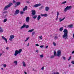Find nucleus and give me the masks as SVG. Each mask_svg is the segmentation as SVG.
<instances>
[{"label": "nucleus", "instance_id": "ea45409f", "mask_svg": "<svg viewBox=\"0 0 74 74\" xmlns=\"http://www.w3.org/2000/svg\"><path fill=\"white\" fill-rule=\"evenodd\" d=\"M34 34H35V32H33L32 33V36H33V35H34Z\"/></svg>", "mask_w": 74, "mask_h": 74}, {"label": "nucleus", "instance_id": "5fc2aeb1", "mask_svg": "<svg viewBox=\"0 0 74 74\" xmlns=\"http://www.w3.org/2000/svg\"><path fill=\"white\" fill-rule=\"evenodd\" d=\"M6 13V12H3V14H4V13Z\"/></svg>", "mask_w": 74, "mask_h": 74}, {"label": "nucleus", "instance_id": "a19ab883", "mask_svg": "<svg viewBox=\"0 0 74 74\" xmlns=\"http://www.w3.org/2000/svg\"><path fill=\"white\" fill-rule=\"evenodd\" d=\"M16 3V1H15L14 0H13V3Z\"/></svg>", "mask_w": 74, "mask_h": 74}, {"label": "nucleus", "instance_id": "680f3d73", "mask_svg": "<svg viewBox=\"0 0 74 74\" xmlns=\"http://www.w3.org/2000/svg\"><path fill=\"white\" fill-rule=\"evenodd\" d=\"M27 3H29V2L27 1Z\"/></svg>", "mask_w": 74, "mask_h": 74}, {"label": "nucleus", "instance_id": "5701e85b", "mask_svg": "<svg viewBox=\"0 0 74 74\" xmlns=\"http://www.w3.org/2000/svg\"><path fill=\"white\" fill-rule=\"evenodd\" d=\"M40 19H41V16H40V15H39L37 17V20L38 21H39Z\"/></svg>", "mask_w": 74, "mask_h": 74}, {"label": "nucleus", "instance_id": "f8f14e48", "mask_svg": "<svg viewBox=\"0 0 74 74\" xmlns=\"http://www.w3.org/2000/svg\"><path fill=\"white\" fill-rule=\"evenodd\" d=\"M40 16H45V17H46V16H47V14H40Z\"/></svg>", "mask_w": 74, "mask_h": 74}, {"label": "nucleus", "instance_id": "603ef678", "mask_svg": "<svg viewBox=\"0 0 74 74\" xmlns=\"http://www.w3.org/2000/svg\"><path fill=\"white\" fill-rule=\"evenodd\" d=\"M72 54H73V53H74V51H72Z\"/></svg>", "mask_w": 74, "mask_h": 74}, {"label": "nucleus", "instance_id": "bb28decb", "mask_svg": "<svg viewBox=\"0 0 74 74\" xmlns=\"http://www.w3.org/2000/svg\"><path fill=\"white\" fill-rule=\"evenodd\" d=\"M29 39V37H28L27 38H26V40H25V42H26V41H27V40H28Z\"/></svg>", "mask_w": 74, "mask_h": 74}, {"label": "nucleus", "instance_id": "c85d7f7f", "mask_svg": "<svg viewBox=\"0 0 74 74\" xmlns=\"http://www.w3.org/2000/svg\"><path fill=\"white\" fill-rule=\"evenodd\" d=\"M40 56L41 58H42L44 57V55L43 54H42L41 55H40Z\"/></svg>", "mask_w": 74, "mask_h": 74}, {"label": "nucleus", "instance_id": "c03bdc74", "mask_svg": "<svg viewBox=\"0 0 74 74\" xmlns=\"http://www.w3.org/2000/svg\"><path fill=\"white\" fill-rule=\"evenodd\" d=\"M41 70H44V66H43V67H42V68H41Z\"/></svg>", "mask_w": 74, "mask_h": 74}, {"label": "nucleus", "instance_id": "6e6552de", "mask_svg": "<svg viewBox=\"0 0 74 74\" xmlns=\"http://www.w3.org/2000/svg\"><path fill=\"white\" fill-rule=\"evenodd\" d=\"M32 12V14L33 15H36V10H32L31 11Z\"/></svg>", "mask_w": 74, "mask_h": 74}, {"label": "nucleus", "instance_id": "37998d69", "mask_svg": "<svg viewBox=\"0 0 74 74\" xmlns=\"http://www.w3.org/2000/svg\"><path fill=\"white\" fill-rule=\"evenodd\" d=\"M53 45H54V46H56V43H55V42H53Z\"/></svg>", "mask_w": 74, "mask_h": 74}, {"label": "nucleus", "instance_id": "0eeeda50", "mask_svg": "<svg viewBox=\"0 0 74 74\" xmlns=\"http://www.w3.org/2000/svg\"><path fill=\"white\" fill-rule=\"evenodd\" d=\"M41 4L40 3L36 4L34 5V7L36 8L38 7H39L41 5Z\"/></svg>", "mask_w": 74, "mask_h": 74}, {"label": "nucleus", "instance_id": "412c9836", "mask_svg": "<svg viewBox=\"0 0 74 74\" xmlns=\"http://www.w3.org/2000/svg\"><path fill=\"white\" fill-rule=\"evenodd\" d=\"M23 65L24 66V67L26 66V64L24 61L23 62Z\"/></svg>", "mask_w": 74, "mask_h": 74}, {"label": "nucleus", "instance_id": "338daca9", "mask_svg": "<svg viewBox=\"0 0 74 74\" xmlns=\"http://www.w3.org/2000/svg\"><path fill=\"white\" fill-rule=\"evenodd\" d=\"M50 36L51 37V36H52V35H50Z\"/></svg>", "mask_w": 74, "mask_h": 74}, {"label": "nucleus", "instance_id": "6e6d98bb", "mask_svg": "<svg viewBox=\"0 0 74 74\" xmlns=\"http://www.w3.org/2000/svg\"><path fill=\"white\" fill-rule=\"evenodd\" d=\"M56 74H59V73L58 72H56Z\"/></svg>", "mask_w": 74, "mask_h": 74}, {"label": "nucleus", "instance_id": "052dcab7", "mask_svg": "<svg viewBox=\"0 0 74 74\" xmlns=\"http://www.w3.org/2000/svg\"><path fill=\"white\" fill-rule=\"evenodd\" d=\"M73 38H74V33L73 35Z\"/></svg>", "mask_w": 74, "mask_h": 74}, {"label": "nucleus", "instance_id": "bf43d9fd", "mask_svg": "<svg viewBox=\"0 0 74 74\" xmlns=\"http://www.w3.org/2000/svg\"><path fill=\"white\" fill-rule=\"evenodd\" d=\"M17 7V5H16L15 6V7Z\"/></svg>", "mask_w": 74, "mask_h": 74}, {"label": "nucleus", "instance_id": "6ab92c4d", "mask_svg": "<svg viewBox=\"0 0 74 74\" xmlns=\"http://www.w3.org/2000/svg\"><path fill=\"white\" fill-rule=\"evenodd\" d=\"M68 27H69V28H72L73 27V25H68Z\"/></svg>", "mask_w": 74, "mask_h": 74}, {"label": "nucleus", "instance_id": "09e8293b", "mask_svg": "<svg viewBox=\"0 0 74 74\" xmlns=\"http://www.w3.org/2000/svg\"><path fill=\"white\" fill-rule=\"evenodd\" d=\"M3 55V53H0V56H1V55Z\"/></svg>", "mask_w": 74, "mask_h": 74}, {"label": "nucleus", "instance_id": "de8ad7c7", "mask_svg": "<svg viewBox=\"0 0 74 74\" xmlns=\"http://www.w3.org/2000/svg\"><path fill=\"white\" fill-rule=\"evenodd\" d=\"M63 59H64V60H66V58H65V57H63Z\"/></svg>", "mask_w": 74, "mask_h": 74}, {"label": "nucleus", "instance_id": "9b49d317", "mask_svg": "<svg viewBox=\"0 0 74 74\" xmlns=\"http://www.w3.org/2000/svg\"><path fill=\"white\" fill-rule=\"evenodd\" d=\"M2 38L3 39V40L5 41L6 43L7 42V40L6 38H5V37H4V36H2Z\"/></svg>", "mask_w": 74, "mask_h": 74}, {"label": "nucleus", "instance_id": "e2e57ef3", "mask_svg": "<svg viewBox=\"0 0 74 74\" xmlns=\"http://www.w3.org/2000/svg\"><path fill=\"white\" fill-rule=\"evenodd\" d=\"M44 7H43V6H42L41 7V8H43Z\"/></svg>", "mask_w": 74, "mask_h": 74}, {"label": "nucleus", "instance_id": "69168bd1", "mask_svg": "<svg viewBox=\"0 0 74 74\" xmlns=\"http://www.w3.org/2000/svg\"><path fill=\"white\" fill-rule=\"evenodd\" d=\"M53 74H56V73L54 72V73H53Z\"/></svg>", "mask_w": 74, "mask_h": 74}, {"label": "nucleus", "instance_id": "cd10ccee", "mask_svg": "<svg viewBox=\"0 0 74 74\" xmlns=\"http://www.w3.org/2000/svg\"><path fill=\"white\" fill-rule=\"evenodd\" d=\"M7 21V18L5 19L4 20L3 22H6Z\"/></svg>", "mask_w": 74, "mask_h": 74}, {"label": "nucleus", "instance_id": "864d4df0", "mask_svg": "<svg viewBox=\"0 0 74 74\" xmlns=\"http://www.w3.org/2000/svg\"><path fill=\"white\" fill-rule=\"evenodd\" d=\"M29 45V43H28L27 45V46L28 47Z\"/></svg>", "mask_w": 74, "mask_h": 74}, {"label": "nucleus", "instance_id": "49530a36", "mask_svg": "<svg viewBox=\"0 0 74 74\" xmlns=\"http://www.w3.org/2000/svg\"><path fill=\"white\" fill-rule=\"evenodd\" d=\"M45 48L47 49L48 48V46H47L45 47Z\"/></svg>", "mask_w": 74, "mask_h": 74}, {"label": "nucleus", "instance_id": "4d7b16f0", "mask_svg": "<svg viewBox=\"0 0 74 74\" xmlns=\"http://www.w3.org/2000/svg\"><path fill=\"white\" fill-rule=\"evenodd\" d=\"M1 69L2 70H4V68H1Z\"/></svg>", "mask_w": 74, "mask_h": 74}, {"label": "nucleus", "instance_id": "0e129e2a", "mask_svg": "<svg viewBox=\"0 0 74 74\" xmlns=\"http://www.w3.org/2000/svg\"><path fill=\"white\" fill-rule=\"evenodd\" d=\"M71 66V65H69V67H70Z\"/></svg>", "mask_w": 74, "mask_h": 74}, {"label": "nucleus", "instance_id": "4c0bfd02", "mask_svg": "<svg viewBox=\"0 0 74 74\" xmlns=\"http://www.w3.org/2000/svg\"><path fill=\"white\" fill-rule=\"evenodd\" d=\"M71 56H70L69 58V59H68V60L69 61V60H70V59H71Z\"/></svg>", "mask_w": 74, "mask_h": 74}, {"label": "nucleus", "instance_id": "2eb2a0df", "mask_svg": "<svg viewBox=\"0 0 74 74\" xmlns=\"http://www.w3.org/2000/svg\"><path fill=\"white\" fill-rule=\"evenodd\" d=\"M26 24H24L22 26H21V29H23V28H25V27Z\"/></svg>", "mask_w": 74, "mask_h": 74}, {"label": "nucleus", "instance_id": "dca6fc26", "mask_svg": "<svg viewBox=\"0 0 74 74\" xmlns=\"http://www.w3.org/2000/svg\"><path fill=\"white\" fill-rule=\"evenodd\" d=\"M59 12H57V18H56V20H58V16H59Z\"/></svg>", "mask_w": 74, "mask_h": 74}, {"label": "nucleus", "instance_id": "c9c22d12", "mask_svg": "<svg viewBox=\"0 0 74 74\" xmlns=\"http://www.w3.org/2000/svg\"><path fill=\"white\" fill-rule=\"evenodd\" d=\"M23 12H23V11H21L20 12V14H23Z\"/></svg>", "mask_w": 74, "mask_h": 74}, {"label": "nucleus", "instance_id": "a211bd4d", "mask_svg": "<svg viewBox=\"0 0 74 74\" xmlns=\"http://www.w3.org/2000/svg\"><path fill=\"white\" fill-rule=\"evenodd\" d=\"M4 31L3 29H2V28L0 27V33H3Z\"/></svg>", "mask_w": 74, "mask_h": 74}, {"label": "nucleus", "instance_id": "473e14b6", "mask_svg": "<svg viewBox=\"0 0 74 74\" xmlns=\"http://www.w3.org/2000/svg\"><path fill=\"white\" fill-rule=\"evenodd\" d=\"M28 27H29V25H25V28H26V29H27L28 28Z\"/></svg>", "mask_w": 74, "mask_h": 74}, {"label": "nucleus", "instance_id": "4468645a", "mask_svg": "<svg viewBox=\"0 0 74 74\" xmlns=\"http://www.w3.org/2000/svg\"><path fill=\"white\" fill-rule=\"evenodd\" d=\"M49 10V8L48 6H47L45 7V10L46 11H48Z\"/></svg>", "mask_w": 74, "mask_h": 74}, {"label": "nucleus", "instance_id": "f03ea898", "mask_svg": "<svg viewBox=\"0 0 74 74\" xmlns=\"http://www.w3.org/2000/svg\"><path fill=\"white\" fill-rule=\"evenodd\" d=\"M22 51V49H20L18 51V50H16L15 51V53H14V55L15 56H17V55L18 54V53H20Z\"/></svg>", "mask_w": 74, "mask_h": 74}, {"label": "nucleus", "instance_id": "7ed1b4c3", "mask_svg": "<svg viewBox=\"0 0 74 74\" xmlns=\"http://www.w3.org/2000/svg\"><path fill=\"white\" fill-rule=\"evenodd\" d=\"M72 8L71 6H67L64 9V12H66L67 10H70L71 8Z\"/></svg>", "mask_w": 74, "mask_h": 74}, {"label": "nucleus", "instance_id": "39448f33", "mask_svg": "<svg viewBox=\"0 0 74 74\" xmlns=\"http://www.w3.org/2000/svg\"><path fill=\"white\" fill-rule=\"evenodd\" d=\"M57 56L58 57H60L62 55V52L60 50L57 51Z\"/></svg>", "mask_w": 74, "mask_h": 74}, {"label": "nucleus", "instance_id": "72a5a7b5", "mask_svg": "<svg viewBox=\"0 0 74 74\" xmlns=\"http://www.w3.org/2000/svg\"><path fill=\"white\" fill-rule=\"evenodd\" d=\"M3 66L5 68L7 67V65L6 64H4L3 65Z\"/></svg>", "mask_w": 74, "mask_h": 74}, {"label": "nucleus", "instance_id": "e433bc0d", "mask_svg": "<svg viewBox=\"0 0 74 74\" xmlns=\"http://www.w3.org/2000/svg\"><path fill=\"white\" fill-rule=\"evenodd\" d=\"M67 2L66 1H64L62 3V4H65V3H66Z\"/></svg>", "mask_w": 74, "mask_h": 74}, {"label": "nucleus", "instance_id": "1a4fd4ad", "mask_svg": "<svg viewBox=\"0 0 74 74\" xmlns=\"http://www.w3.org/2000/svg\"><path fill=\"white\" fill-rule=\"evenodd\" d=\"M14 38V35H11L10 36V38L9 39V40H10V41H12V40Z\"/></svg>", "mask_w": 74, "mask_h": 74}, {"label": "nucleus", "instance_id": "f3484780", "mask_svg": "<svg viewBox=\"0 0 74 74\" xmlns=\"http://www.w3.org/2000/svg\"><path fill=\"white\" fill-rule=\"evenodd\" d=\"M27 6H26L23 9V11H25V10H27Z\"/></svg>", "mask_w": 74, "mask_h": 74}, {"label": "nucleus", "instance_id": "774afa93", "mask_svg": "<svg viewBox=\"0 0 74 74\" xmlns=\"http://www.w3.org/2000/svg\"><path fill=\"white\" fill-rule=\"evenodd\" d=\"M21 23H20V24H21Z\"/></svg>", "mask_w": 74, "mask_h": 74}, {"label": "nucleus", "instance_id": "423d86ee", "mask_svg": "<svg viewBox=\"0 0 74 74\" xmlns=\"http://www.w3.org/2000/svg\"><path fill=\"white\" fill-rule=\"evenodd\" d=\"M19 10H16L15 12V13L14 14V15H16L17 14H19Z\"/></svg>", "mask_w": 74, "mask_h": 74}, {"label": "nucleus", "instance_id": "f704fd0d", "mask_svg": "<svg viewBox=\"0 0 74 74\" xmlns=\"http://www.w3.org/2000/svg\"><path fill=\"white\" fill-rule=\"evenodd\" d=\"M58 37L57 36H56L55 37L54 39H58Z\"/></svg>", "mask_w": 74, "mask_h": 74}, {"label": "nucleus", "instance_id": "393cba45", "mask_svg": "<svg viewBox=\"0 0 74 74\" xmlns=\"http://www.w3.org/2000/svg\"><path fill=\"white\" fill-rule=\"evenodd\" d=\"M54 56H56V51H54Z\"/></svg>", "mask_w": 74, "mask_h": 74}, {"label": "nucleus", "instance_id": "2f4dec72", "mask_svg": "<svg viewBox=\"0 0 74 74\" xmlns=\"http://www.w3.org/2000/svg\"><path fill=\"white\" fill-rule=\"evenodd\" d=\"M37 15H35L34 17H33V18L34 19H36L37 18Z\"/></svg>", "mask_w": 74, "mask_h": 74}, {"label": "nucleus", "instance_id": "aec40b11", "mask_svg": "<svg viewBox=\"0 0 74 74\" xmlns=\"http://www.w3.org/2000/svg\"><path fill=\"white\" fill-rule=\"evenodd\" d=\"M34 31V29H30L28 31L29 33H30L31 32H32Z\"/></svg>", "mask_w": 74, "mask_h": 74}, {"label": "nucleus", "instance_id": "c756f323", "mask_svg": "<svg viewBox=\"0 0 74 74\" xmlns=\"http://www.w3.org/2000/svg\"><path fill=\"white\" fill-rule=\"evenodd\" d=\"M40 39H41V40H42V36H39Z\"/></svg>", "mask_w": 74, "mask_h": 74}, {"label": "nucleus", "instance_id": "58836bf2", "mask_svg": "<svg viewBox=\"0 0 74 74\" xmlns=\"http://www.w3.org/2000/svg\"><path fill=\"white\" fill-rule=\"evenodd\" d=\"M71 63L73 64H74V61H71Z\"/></svg>", "mask_w": 74, "mask_h": 74}, {"label": "nucleus", "instance_id": "a18cd8bd", "mask_svg": "<svg viewBox=\"0 0 74 74\" xmlns=\"http://www.w3.org/2000/svg\"><path fill=\"white\" fill-rule=\"evenodd\" d=\"M36 47H38L39 46V45H38V44H36Z\"/></svg>", "mask_w": 74, "mask_h": 74}, {"label": "nucleus", "instance_id": "3c124183", "mask_svg": "<svg viewBox=\"0 0 74 74\" xmlns=\"http://www.w3.org/2000/svg\"><path fill=\"white\" fill-rule=\"evenodd\" d=\"M36 52H37V53H38V50H36Z\"/></svg>", "mask_w": 74, "mask_h": 74}, {"label": "nucleus", "instance_id": "8fccbe9b", "mask_svg": "<svg viewBox=\"0 0 74 74\" xmlns=\"http://www.w3.org/2000/svg\"><path fill=\"white\" fill-rule=\"evenodd\" d=\"M9 48V47H6V49L8 50V49Z\"/></svg>", "mask_w": 74, "mask_h": 74}, {"label": "nucleus", "instance_id": "13d9d810", "mask_svg": "<svg viewBox=\"0 0 74 74\" xmlns=\"http://www.w3.org/2000/svg\"><path fill=\"white\" fill-rule=\"evenodd\" d=\"M24 73H25V74H27V73L26 72H24Z\"/></svg>", "mask_w": 74, "mask_h": 74}, {"label": "nucleus", "instance_id": "79ce46f5", "mask_svg": "<svg viewBox=\"0 0 74 74\" xmlns=\"http://www.w3.org/2000/svg\"><path fill=\"white\" fill-rule=\"evenodd\" d=\"M40 48H43V47H44V46L43 45L40 46Z\"/></svg>", "mask_w": 74, "mask_h": 74}, {"label": "nucleus", "instance_id": "20e7f679", "mask_svg": "<svg viewBox=\"0 0 74 74\" xmlns=\"http://www.w3.org/2000/svg\"><path fill=\"white\" fill-rule=\"evenodd\" d=\"M12 5V3H9L8 5L5 7L4 10H7L8 7H11V6Z\"/></svg>", "mask_w": 74, "mask_h": 74}, {"label": "nucleus", "instance_id": "4be33fe9", "mask_svg": "<svg viewBox=\"0 0 74 74\" xmlns=\"http://www.w3.org/2000/svg\"><path fill=\"white\" fill-rule=\"evenodd\" d=\"M20 4H21V3L19 2H17L16 3V4H17V6L19 5H20Z\"/></svg>", "mask_w": 74, "mask_h": 74}, {"label": "nucleus", "instance_id": "b1692460", "mask_svg": "<svg viewBox=\"0 0 74 74\" xmlns=\"http://www.w3.org/2000/svg\"><path fill=\"white\" fill-rule=\"evenodd\" d=\"M63 27H62L61 28H60V29L59 30L60 32H62V31L63 30Z\"/></svg>", "mask_w": 74, "mask_h": 74}, {"label": "nucleus", "instance_id": "a878e982", "mask_svg": "<svg viewBox=\"0 0 74 74\" xmlns=\"http://www.w3.org/2000/svg\"><path fill=\"white\" fill-rule=\"evenodd\" d=\"M14 63L16 65L18 64V61H14Z\"/></svg>", "mask_w": 74, "mask_h": 74}, {"label": "nucleus", "instance_id": "ddd939ff", "mask_svg": "<svg viewBox=\"0 0 74 74\" xmlns=\"http://www.w3.org/2000/svg\"><path fill=\"white\" fill-rule=\"evenodd\" d=\"M65 18H66V17H64L62 18V19L61 18H60L59 19V21L60 22H62V21H63V20H64V19Z\"/></svg>", "mask_w": 74, "mask_h": 74}, {"label": "nucleus", "instance_id": "f257e3e1", "mask_svg": "<svg viewBox=\"0 0 74 74\" xmlns=\"http://www.w3.org/2000/svg\"><path fill=\"white\" fill-rule=\"evenodd\" d=\"M63 32L64 33V35L63 36V38H65V40H66L68 38V31L66 29H64Z\"/></svg>", "mask_w": 74, "mask_h": 74}, {"label": "nucleus", "instance_id": "9d476101", "mask_svg": "<svg viewBox=\"0 0 74 74\" xmlns=\"http://www.w3.org/2000/svg\"><path fill=\"white\" fill-rule=\"evenodd\" d=\"M29 20H30V18L29 17H27L26 18V21L27 23H29Z\"/></svg>", "mask_w": 74, "mask_h": 74}, {"label": "nucleus", "instance_id": "7c9ffc66", "mask_svg": "<svg viewBox=\"0 0 74 74\" xmlns=\"http://www.w3.org/2000/svg\"><path fill=\"white\" fill-rule=\"evenodd\" d=\"M55 58V56L54 55H52L50 57L51 59H52V58Z\"/></svg>", "mask_w": 74, "mask_h": 74}]
</instances>
